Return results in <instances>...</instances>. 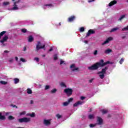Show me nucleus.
<instances>
[{
    "instance_id": "obj_1",
    "label": "nucleus",
    "mask_w": 128,
    "mask_h": 128,
    "mask_svg": "<svg viewBox=\"0 0 128 128\" xmlns=\"http://www.w3.org/2000/svg\"><path fill=\"white\" fill-rule=\"evenodd\" d=\"M110 64V61H108L104 63V60H100V62H97L94 65L88 67V70H98V68H100L102 66H106V64Z\"/></svg>"
},
{
    "instance_id": "obj_2",
    "label": "nucleus",
    "mask_w": 128,
    "mask_h": 128,
    "mask_svg": "<svg viewBox=\"0 0 128 128\" xmlns=\"http://www.w3.org/2000/svg\"><path fill=\"white\" fill-rule=\"evenodd\" d=\"M45 48H46V44H44L42 45L40 44V42H38V44L36 45V50H38L40 48H44V50H46Z\"/></svg>"
},
{
    "instance_id": "obj_3",
    "label": "nucleus",
    "mask_w": 128,
    "mask_h": 128,
    "mask_svg": "<svg viewBox=\"0 0 128 128\" xmlns=\"http://www.w3.org/2000/svg\"><path fill=\"white\" fill-rule=\"evenodd\" d=\"M64 92L67 94L68 96H72V89L68 88L64 90Z\"/></svg>"
},
{
    "instance_id": "obj_4",
    "label": "nucleus",
    "mask_w": 128,
    "mask_h": 128,
    "mask_svg": "<svg viewBox=\"0 0 128 128\" xmlns=\"http://www.w3.org/2000/svg\"><path fill=\"white\" fill-rule=\"evenodd\" d=\"M30 121V118H22L18 119L19 122H28Z\"/></svg>"
},
{
    "instance_id": "obj_5",
    "label": "nucleus",
    "mask_w": 128,
    "mask_h": 128,
    "mask_svg": "<svg viewBox=\"0 0 128 128\" xmlns=\"http://www.w3.org/2000/svg\"><path fill=\"white\" fill-rule=\"evenodd\" d=\"M110 40H112V38L110 37L106 39V41H104L103 43H102V46H104L106 44H108Z\"/></svg>"
},
{
    "instance_id": "obj_6",
    "label": "nucleus",
    "mask_w": 128,
    "mask_h": 128,
    "mask_svg": "<svg viewBox=\"0 0 128 128\" xmlns=\"http://www.w3.org/2000/svg\"><path fill=\"white\" fill-rule=\"evenodd\" d=\"M94 32H96L94 30L90 29L88 31V32L86 34V36H90V34H94Z\"/></svg>"
},
{
    "instance_id": "obj_7",
    "label": "nucleus",
    "mask_w": 128,
    "mask_h": 128,
    "mask_svg": "<svg viewBox=\"0 0 128 128\" xmlns=\"http://www.w3.org/2000/svg\"><path fill=\"white\" fill-rule=\"evenodd\" d=\"M8 37L7 36H6L2 38V40H0V42L2 44H4V42H6V40H8Z\"/></svg>"
},
{
    "instance_id": "obj_8",
    "label": "nucleus",
    "mask_w": 128,
    "mask_h": 128,
    "mask_svg": "<svg viewBox=\"0 0 128 128\" xmlns=\"http://www.w3.org/2000/svg\"><path fill=\"white\" fill-rule=\"evenodd\" d=\"M70 68H72V72H74V70H78V68H76L74 64H72L70 66Z\"/></svg>"
},
{
    "instance_id": "obj_9",
    "label": "nucleus",
    "mask_w": 128,
    "mask_h": 128,
    "mask_svg": "<svg viewBox=\"0 0 128 128\" xmlns=\"http://www.w3.org/2000/svg\"><path fill=\"white\" fill-rule=\"evenodd\" d=\"M44 122L45 126H48L50 124V120H44Z\"/></svg>"
},
{
    "instance_id": "obj_10",
    "label": "nucleus",
    "mask_w": 128,
    "mask_h": 128,
    "mask_svg": "<svg viewBox=\"0 0 128 128\" xmlns=\"http://www.w3.org/2000/svg\"><path fill=\"white\" fill-rule=\"evenodd\" d=\"M97 122L98 124H102V119L100 117H98Z\"/></svg>"
},
{
    "instance_id": "obj_11",
    "label": "nucleus",
    "mask_w": 128,
    "mask_h": 128,
    "mask_svg": "<svg viewBox=\"0 0 128 128\" xmlns=\"http://www.w3.org/2000/svg\"><path fill=\"white\" fill-rule=\"evenodd\" d=\"M84 102L82 101H78L77 102L74 103V106H78L79 104H82Z\"/></svg>"
},
{
    "instance_id": "obj_12",
    "label": "nucleus",
    "mask_w": 128,
    "mask_h": 128,
    "mask_svg": "<svg viewBox=\"0 0 128 128\" xmlns=\"http://www.w3.org/2000/svg\"><path fill=\"white\" fill-rule=\"evenodd\" d=\"M52 6H54L52 4H50L44 5L43 8H52Z\"/></svg>"
},
{
    "instance_id": "obj_13",
    "label": "nucleus",
    "mask_w": 128,
    "mask_h": 128,
    "mask_svg": "<svg viewBox=\"0 0 128 128\" xmlns=\"http://www.w3.org/2000/svg\"><path fill=\"white\" fill-rule=\"evenodd\" d=\"M16 2H14V7L12 8V10H18V6H16Z\"/></svg>"
},
{
    "instance_id": "obj_14",
    "label": "nucleus",
    "mask_w": 128,
    "mask_h": 128,
    "mask_svg": "<svg viewBox=\"0 0 128 128\" xmlns=\"http://www.w3.org/2000/svg\"><path fill=\"white\" fill-rule=\"evenodd\" d=\"M106 70H108V67L106 66V67H105L104 68L102 69V71L98 72V74H106Z\"/></svg>"
},
{
    "instance_id": "obj_15",
    "label": "nucleus",
    "mask_w": 128,
    "mask_h": 128,
    "mask_svg": "<svg viewBox=\"0 0 128 128\" xmlns=\"http://www.w3.org/2000/svg\"><path fill=\"white\" fill-rule=\"evenodd\" d=\"M116 4V1L114 0L109 4V6H114V4Z\"/></svg>"
},
{
    "instance_id": "obj_16",
    "label": "nucleus",
    "mask_w": 128,
    "mask_h": 128,
    "mask_svg": "<svg viewBox=\"0 0 128 128\" xmlns=\"http://www.w3.org/2000/svg\"><path fill=\"white\" fill-rule=\"evenodd\" d=\"M112 52V49H107L105 50L104 53L106 54H108L110 52Z\"/></svg>"
},
{
    "instance_id": "obj_17",
    "label": "nucleus",
    "mask_w": 128,
    "mask_h": 128,
    "mask_svg": "<svg viewBox=\"0 0 128 128\" xmlns=\"http://www.w3.org/2000/svg\"><path fill=\"white\" fill-rule=\"evenodd\" d=\"M34 41V37H32V36H30L28 37V42H32Z\"/></svg>"
},
{
    "instance_id": "obj_18",
    "label": "nucleus",
    "mask_w": 128,
    "mask_h": 128,
    "mask_svg": "<svg viewBox=\"0 0 128 128\" xmlns=\"http://www.w3.org/2000/svg\"><path fill=\"white\" fill-rule=\"evenodd\" d=\"M74 18H76V17L74 16H72L68 18V22H72Z\"/></svg>"
},
{
    "instance_id": "obj_19",
    "label": "nucleus",
    "mask_w": 128,
    "mask_h": 128,
    "mask_svg": "<svg viewBox=\"0 0 128 128\" xmlns=\"http://www.w3.org/2000/svg\"><path fill=\"white\" fill-rule=\"evenodd\" d=\"M60 86L62 88H66V84L64 82H61L60 83Z\"/></svg>"
},
{
    "instance_id": "obj_20",
    "label": "nucleus",
    "mask_w": 128,
    "mask_h": 128,
    "mask_svg": "<svg viewBox=\"0 0 128 128\" xmlns=\"http://www.w3.org/2000/svg\"><path fill=\"white\" fill-rule=\"evenodd\" d=\"M118 30V28H115L112 29L110 31V32H116V30Z\"/></svg>"
},
{
    "instance_id": "obj_21",
    "label": "nucleus",
    "mask_w": 128,
    "mask_h": 128,
    "mask_svg": "<svg viewBox=\"0 0 128 128\" xmlns=\"http://www.w3.org/2000/svg\"><path fill=\"white\" fill-rule=\"evenodd\" d=\"M101 112H102V114H106V112H108V110H106V109H103V110H101Z\"/></svg>"
},
{
    "instance_id": "obj_22",
    "label": "nucleus",
    "mask_w": 128,
    "mask_h": 128,
    "mask_svg": "<svg viewBox=\"0 0 128 128\" xmlns=\"http://www.w3.org/2000/svg\"><path fill=\"white\" fill-rule=\"evenodd\" d=\"M5 33L6 31H3L0 33V40L2 38V36Z\"/></svg>"
},
{
    "instance_id": "obj_23",
    "label": "nucleus",
    "mask_w": 128,
    "mask_h": 128,
    "mask_svg": "<svg viewBox=\"0 0 128 128\" xmlns=\"http://www.w3.org/2000/svg\"><path fill=\"white\" fill-rule=\"evenodd\" d=\"M32 90L28 88L27 90V94H32Z\"/></svg>"
},
{
    "instance_id": "obj_24",
    "label": "nucleus",
    "mask_w": 128,
    "mask_h": 128,
    "mask_svg": "<svg viewBox=\"0 0 128 128\" xmlns=\"http://www.w3.org/2000/svg\"><path fill=\"white\" fill-rule=\"evenodd\" d=\"M14 84H18L20 82V80L17 78L14 79Z\"/></svg>"
},
{
    "instance_id": "obj_25",
    "label": "nucleus",
    "mask_w": 128,
    "mask_h": 128,
    "mask_svg": "<svg viewBox=\"0 0 128 128\" xmlns=\"http://www.w3.org/2000/svg\"><path fill=\"white\" fill-rule=\"evenodd\" d=\"M94 118V114H90L88 116V118H90V120H92Z\"/></svg>"
},
{
    "instance_id": "obj_26",
    "label": "nucleus",
    "mask_w": 128,
    "mask_h": 128,
    "mask_svg": "<svg viewBox=\"0 0 128 128\" xmlns=\"http://www.w3.org/2000/svg\"><path fill=\"white\" fill-rule=\"evenodd\" d=\"M124 58H122L120 60V62H119L120 64H122V63L124 62Z\"/></svg>"
},
{
    "instance_id": "obj_27",
    "label": "nucleus",
    "mask_w": 128,
    "mask_h": 128,
    "mask_svg": "<svg viewBox=\"0 0 128 128\" xmlns=\"http://www.w3.org/2000/svg\"><path fill=\"white\" fill-rule=\"evenodd\" d=\"M29 116H31L32 118H34L36 116V114H34V112H32V114H29Z\"/></svg>"
},
{
    "instance_id": "obj_28",
    "label": "nucleus",
    "mask_w": 128,
    "mask_h": 128,
    "mask_svg": "<svg viewBox=\"0 0 128 128\" xmlns=\"http://www.w3.org/2000/svg\"><path fill=\"white\" fill-rule=\"evenodd\" d=\"M8 4H10V2H3V6H8Z\"/></svg>"
},
{
    "instance_id": "obj_29",
    "label": "nucleus",
    "mask_w": 128,
    "mask_h": 128,
    "mask_svg": "<svg viewBox=\"0 0 128 128\" xmlns=\"http://www.w3.org/2000/svg\"><path fill=\"white\" fill-rule=\"evenodd\" d=\"M4 118H6L4 116H2V113L0 112V120H4Z\"/></svg>"
},
{
    "instance_id": "obj_30",
    "label": "nucleus",
    "mask_w": 128,
    "mask_h": 128,
    "mask_svg": "<svg viewBox=\"0 0 128 128\" xmlns=\"http://www.w3.org/2000/svg\"><path fill=\"white\" fill-rule=\"evenodd\" d=\"M80 31L81 32H84V27L80 28Z\"/></svg>"
},
{
    "instance_id": "obj_31",
    "label": "nucleus",
    "mask_w": 128,
    "mask_h": 128,
    "mask_svg": "<svg viewBox=\"0 0 128 128\" xmlns=\"http://www.w3.org/2000/svg\"><path fill=\"white\" fill-rule=\"evenodd\" d=\"M0 83L2 84H8V82H6L4 81H0Z\"/></svg>"
},
{
    "instance_id": "obj_32",
    "label": "nucleus",
    "mask_w": 128,
    "mask_h": 128,
    "mask_svg": "<svg viewBox=\"0 0 128 128\" xmlns=\"http://www.w3.org/2000/svg\"><path fill=\"white\" fill-rule=\"evenodd\" d=\"M99 76L100 78H104V74H100Z\"/></svg>"
},
{
    "instance_id": "obj_33",
    "label": "nucleus",
    "mask_w": 128,
    "mask_h": 128,
    "mask_svg": "<svg viewBox=\"0 0 128 128\" xmlns=\"http://www.w3.org/2000/svg\"><path fill=\"white\" fill-rule=\"evenodd\" d=\"M56 92V89L54 88L51 90V92L52 94H54V92Z\"/></svg>"
},
{
    "instance_id": "obj_34",
    "label": "nucleus",
    "mask_w": 128,
    "mask_h": 128,
    "mask_svg": "<svg viewBox=\"0 0 128 128\" xmlns=\"http://www.w3.org/2000/svg\"><path fill=\"white\" fill-rule=\"evenodd\" d=\"M68 104H70L68 102H64L63 104L64 106H68Z\"/></svg>"
},
{
    "instance_id": "obj_35",
    "label": "nucleus",
    "mask_w": 128,
    "mask_h": 128,
    "mask_svg": "<svg viewBox=\"0 0 128 128\" xmlns=\"http://www.w3.org/2000/svg\"><path fill=\"white\" fill-rule=\"evenodd\" d=\"M126 16L125 15H122L120 18L119 20H122V18H124V17Z\"/></svg>"
},
{
    "instance_id": "obj_36",
    "label": "nucleus",
    "mask_w": 128,
    "mask_h": 128,
    "mask_svg": "<svg viewBox=\"0 0 128 128\" xmlns=\"http://www.w3.org/2000/svg\"><path fill=\"white\" fill-rule=\"evenodd\" d=\"M9 62H14V58H10L8 60Z\"/></svg>"
},
{
    "instance_id": "obj_37",
    "label": "nucleus",
    "mask_w": 128,
    "mask_h": 128,
    "mask_svg": "<svg viewBox=\"0 0 128 128\" xmlns=\"http://www.w3.org/2000/svg\"><path fill=\"white\" fill-rule=\"evenodd\" d=\"M56 118H62V115L60 114H57L56 115Z\"/></svg>"
},
{
    "instance_id": "obj_38",
    "label": "nucleus",
    "mask_w": 128,
    "mask_h": 128,
    "mask_svg": "<svg viewBox=\"0 0 128 128\" xmlns=\"http://www.w3.org/2000/svg\"><path fill=\"white\" fill-rule=\"evenodd\" d=\"M24 114H26V112L24 111L22 112H20V116H23Z\"/></svg>"
},
{
    "instance_id": "obj_39",
    "label": "nucleus",
    "mask_w": 128,
    "mask_h": 128,
    "mask_svg": "<svg viewBox=\"0 0 128 128\" xmlns=\"http://www.w3.org/2000/svg\"><path fill=\"white\" fill-rule=\"evenodd\" d=\"M122 30H128V26L126 27L122 28Z\"/></svg>"
},
{
    "instance_id": "obj_40",
    "label": "nucleus",
    "mask_w": 128,
    "mask_h": 128,
    "mask_svg": "<svg viewBox=\"0 0 128 128\" xmlns=\"http://www.w3.org/2000/svg\"><path fill=\"white\" fill-rule=\"evenodd\" d=\"M54 60H56L58 58V55L56 54H54Z\"/></svg>"
},
{
    "instance_id": "obj_41",
    "label": "nucleus",
    "mask_w": 128,
    "mask_h": 128,
    "mask_svg": "<svg viewBox=\"0 0 128 128\" xmlns=\"http://www.w3.org/2000/svg\"><path fill=\"white\" fill-rule=\"evenodd\" d=\"M20 60H21V62H26V59H24V58H21L20 59Z\"/></svg>"
},
{
    "instance_id": "obj_42",
    "label": "nucleus",
    "mask_w": 128,
    "mask_h": 128,
    "mask_svg": "<svg viewBox=\"0 0 128 128\" xmlns=\"http://www.w3.org/2000/svg\"><path fill=\"white\" fill-rule=\"evenodd\" d=\"M90 128H94V126H96V124H90Z\"/></svg>"
},
{
    "instance_id": "obj_43",
    "label": "nucleus",
    "mask_w": 128,
    "mask_h": 128,
    "mask_svg": "<svg viewBox=\"0 0 128 128\" xmlns=\"http://www.w3.org/2000/svg\"><path fill=\"white\" fill-rule=\"evenodd\" d=\"M8 120H14V117L12 116H10L8 118Z\"/></svg>"
},
{
    "instance_id": "obj_44",
    "label": "nucleus",
    "mask_w": 128,
    "mask_h": 128,
    "mask_svg": "<svg viewBox=\"0 0 128 128\" xmlns=\"http://www.w3.org/2000/svg\"><path fill=\"white\" fill-rule=\"evenodd\" d=\"M22 32H26V29H22Z\"/></svg>"
},
{
    "instance_id": "obj_45",
    "label": "nucleus",
    "mask_w": 128,
    "mask_h": 128,
    "mask_svg": "<svg viewBox=\"0 0 128 128\" xmlns=\"http://www.w3.org/2000/svg\"><path fill=\"white\" fill-rule=\"evenodd\" d=\"M72 98H70L68 100V102H72Z\"/></svg>"
},
{
    "instance_id": "obj_46",
    "label": "nucleus",
    "mask_w": 128,
    "mask_h": 128,
    "mask_svg": "<svg viewBox=\"0 0 128 128\" xmlns=\"http://www.w3.org/2000/svg\"><path fill=\"white\" fill-rule=\"evenodd\" d=\"M94 56H96V54H98V50H96L94 52Z\"/></svg>"
},
{
    "instance_id": "obj_47",
    "label": "nucleus",
    "mask_w": 128,
    "mask_h": 128,
    "mask_svg": "<svg viewBox=\"0 0 128 128\" xmlns=\"http://www.w3.org/2000/svg\"><path fill=\"white\" fill-rule=\"evenodd\" d=\"M34 60H36V62H38L40 60L38 59V58H34Z\"/></svg>"
},
{
    "instance_id": "obj_48",
    "label": "nucleus",
    "mask_w": 128,
    "mask_h": 128,
    "mask_svg": "<svg viewBox=\"0 0 128 128\" xmlns=\"http://www.w3.org/2000/svg\"><path fill=\"white\" fill-rule=\"evenodd\" d=\"M50 88V86H46L45 88V90H48Z\"/></svg>"
},
{
    "instance_id": "obj_49",
    "label": "nucleus",
    "mask_w": 128,
    "mask_h": 128,
    "mask_svg": "<svg viewBox=\"0 0 128 128\" xmlns=\"http://www.w3.org/2000/svg\"><path fill=\"white\" fill-rule=\"evenodd\" d=\"M84 98H86V97H84V96L80 97V100H84Z\"/></svg>"
},
{
    "instance_id": "obj_50",
    "label": "nucleus",
    "mask_w": 128,
    "mask_h": 128,
    "mask_svg": "<svg viewBox=\"0 0 128 128\" xmlns=\"http://www.w3.org/2000/svg\"><path fill=\"white\" fill-rule=\"evenodd\" d=\"M92 80H94V79H92V78L89 80V82H90V84H92Z\"/></svg>"
},
{
    "instance_id": "obj_51",
    "label": "nucleus",
    "mask_w": 128,
    "mask_h": 128,
    "mask_svg": "<svg viewBox=\"0 0 128 128\" xmlns=\"http://www.w3.org/2000/svg\"><path fill=\"white\" fill-rule=\"evenodd\" d=\"M64 61H63V60H60V64H64Z\"/></svg>"
},
{
    "instance_id": "obj_52",
    "label": "nucleus",
    "mask_w": 128,
    "mask_h": 128,
    "mask_svg": "<svg viewBox=\"0 0 128 128\" xmlns=\"http://www.w3.org/2000/svg\"><path fill=\"white\" fill-rule=\"evenodd\" d=\"M94 2V0H88V2Z\"/></svg>"
},
{
    "instance_id": "obj_53",
    "label": "nucleus",
    "mask_w": 128,
    "mask_h": 128,
    "mask_svg": "<svg viewBox=\"0 0 128 128\" xmlns=\"http://www.w3.org/2000/svg\"><path fill=\"white\" fill-rule=\"evenodd\" d=\"M30 104H34V101L32 100H30Z\"/></svg>"
},
{
    "instance_id": "obj_54",
    "label": "nucleus",
    "mask_w": 128,
    "mask_h": 128,
    "mask_svg": "<svg viewBox=\"0 0 128 128\" xmlns=\"http://www.w3.org/2000/svg\"><path fill=\"white\" fill-rule=\"evenodd\" d=\"M84 42L85 44H88V40H85L84 41Z\"/></svg>"
},
{
    "instance_id": "obj_55",
    "label": "nucleus",
    "mask_w": 128,
    "mask_h": 128,
    "mask_svg": "<svg viewBox=\"0 0 128 128\" xmlns=\"http://www.w3.org/2000/svg\"><path fill=\"white\" fill-rule=\"evenodd\" d=\"M15 60H16L18 61V57H16Z\"/></svg>"
},
{
    "instance_id": "obj_56",
    "label": "nucleus",
    "mask_w": 128,
    "mask_h": 128,
    "mask_svg": "<svg viewBox=\"0 0 128 128\" xmlns=\"http://www.w3.org/2000/svg\"><path fill=\"white\" fill-rule=\"evenodd\" d=\"M52 48H50L49 50V52H52Z\"/></svg>"
},
{
    "instance_id": "obj_57",
    "label": "nucleus",
    "mask_w": 128,
    "mask_h": 128,
    "mask_svg": "<svg viewBox=\"0 0 128 128\" xmlns=\"http://www.w3.org/2000/svg\"><path fill=\"white\" fill-rule=\"evenodd\" d=\"M4 52H8V50H5V51H4Z\"/></svg>"
},
{
    "instance_id": "obj_58",
    "label": "nucleus",
    "mask_w": 128,
    "mask_h": 128,
    "mask_svg": "<svg viewBox=\"0 0 128 128\" xmlns=\"http://www.w3.org/2000/svg\"><path fill=\"white\" fill-rule=\"evenodd\" d=\"M42 56H43L44 58V56H46V55L43 54V55H42Z\"/></svg>"
},
{
    "instance_id": "obj_59",
    "label": "nucleus",
    "mask_w": 128,
    "mask_h": 128,
    "mask_svg": "<svg viewBox=\"0 0 128 128\" xmlns=\"http://www.w3.org/2000/svg\"><path fill=\"white\" fill-rule=\"evenodd\" d=\"M8 112L6 113V116H8Z\"/></svg>"
},
{
    "instance_id": "obj_60",
    "label": "nucleus",
    "mask_w": 128,
    "mask_h": 128,
    "mask_svg": "<svg viewBox=\"0 0 128 128\" xmlns=\"http://www.w3.org/2000/svg\"><path fill=\"white\" fill-rule=\"evenodd\" d=\"M26 48L25 47V48H24V50H26Z\"/></svg>"
},
{
    "instance_id": "obj_61",
    "label": "nucleus",
    "mask_w": 128,
    "mask_h": 128,
    "mask_svg": "<svg viewBox=\"0 0 128 128\" xmlns=\"http://www.w3.org/2000/svg\"><path fill=\"white\" fill-rule=\"evenodd\" d=\"M14 107H16V105H14V106H13V108H14Z\"/></svg>"
},
{
    "instance_id": "obj_62",
    "label": "nucleus",
    "mask_w": 128,
    "mask_h": 128,
    "mask_svg": "<svg viewBox=\"0 0 128 128\" xmlns=\"http://www.w3.org/2000/svg\"><path fill=\"white\" fill-rule=\"evenodd\" d=\"M59 24H60H60H62L60 23H59Z\"/></svg>"
},
{
    "instance_id": "obj_63",
    "label": "nucleus",
    "mask_w": 128,
    "mask_h": 128,
    "mask_svg": "<svg viewBox=\"0 0 128 128\" xmlns=\"http://www.w3.org/2000/svg\"><path fill=\"white\" fill-rule=\"evenodd\" d=\"M12 0V2H14V0Z\"/></svg>"
},
{
    "instance_id": "obj_64",
    "label": "nucleus",
    "mask_w": 128,
    "mask_h": 128,
    "mask_svg": "<svg viewBox=\"0 0 128 128\" xmlns=\"http://www.w3.org/2000/svg\"><path fill=\"white\" fill-rule=\"evenodd\" d=\"M123 38H124V37H123Z\"/></svg>"
}]
</instances>
